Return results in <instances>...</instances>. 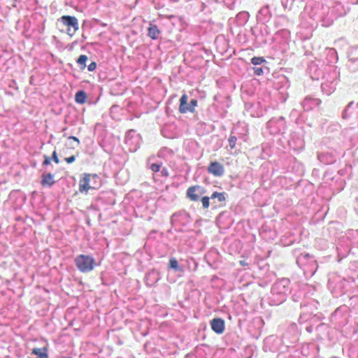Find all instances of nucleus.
<instances>
[{"instance_id":"1","label":"nucleus","mask_w":358,"mask_h":358,"mask_svg":"<svg viewBox=\"0 0 358 358\" xmlns=\"http://www.w3.org/2000/svg\"><path fill=\"white\" fill-rule=\"evenodd\" d=\"M252 273L251 277L256 278L257 282H249L248 280V290L250 292V295L248 296V306H250L254 312H259L263 309V299L262 297V291L263 290L264 285H266L265 282H260L261 279L264 277L266 272L268 271V268L259 267L258 266L253 265Z\"/></svg>"},{"instance_id":"2","label":"nucleus","mask_w":358,"mask_h":358,"mask_svg":"<svg viewBox=\"0 0 358 358\" xmlns=\"http://www.w3.org/2000/svg\"><path fill=\"white\" fill-rule=\"evenodd\" d=\"M355 279L352 277L343 278L331 273L328 280V288L336 297L353 292Z\"/></svg>"},{"instance_id":"3","label":"nucleus","mask_w":358,"mask_h":358,"mask_svg":"<svg viewBox=\"0 0 358 358\" xmlns=\"http://www.w3.org/2000/svg\"><path fill=\"white\" fill-rule=\"evenodd\" d=\"M291 292L290 281L288 278L278 280L271 287L267 298L270 306H278L285 302Z\"/></svg>"},{"instance_id":"4","label":"nucleus","mask_w":358,"mask_h":358,"mask_svg":"<svg viewBox=\"0 0 358 358\" xmlns=\"http://www.w3.org/2000/svg\"><path fill=\"white\" fill-rule=\"evenodd\" d=\"M251 66L250 69H248V72L250 76H263L264 74H268L270 72V69L267 66L268 62L263 57H254L250 60Z\"/></svg>"},{"instance_id":"5","label":"nucleus","mask_w":358,"mask_h":358,"mask_svg":"<svg viewBox=\"0 0 358 358\" xmlns=\"http://www.w3.org/2000/svg\"><path fill=\"white\" fill-rule=\"evenodd\" d=\"M74 262L77 268L82 273L92 271L96 265L94 257L86 255H78Z\"/></svg>"},{"instance_id":"6","label":"nucleus","mask_w":358,"mask_h":358,"mask_svg":"<svg viewBox=\"0 0 358 358\" xmlns=\"http://www.w3.org/2000/svg\"><path fill=\"white\" fill-rule=\"evenodd\" d=\"M96 174L84 173L83 176L79 180V191L81 193L87 194L90 189H96Z\"/></svg>"},{"instance_id":"7","label":"nucleus","mask_w":358,"mask_h":358,"mask_svg":"<svg viewBox=\"0 0 358 358\" xmlns=\"http://www.w3.org/2000/svg\"><path fill=\"white\" fill-rule=\"evenodd\" d=\"M267 128L272 134L284 133L286 129V122L283 117H273L267 122Z\"/></svg>"},{"instance_id":"8","label":"nucleus","mask_w":358,"mask_h":358,"mask_svg":"<svg viewBox=\"0 0 358 358\" xmlns=\"http://www.w3.org/2000/svg\"><path fill=\"white\" fill-rule=\"evenodd\" d=\"M300 306L303 310L300 313L299 317V323H305L309 320H316L319 319L317 314L314 313V306L313 304H304L301 303Z\"/></svg>"},{"instance_id":"9","label":"nucleus","mask_w":358,"mask_h":358,"mask_svg":"<svg viewBox=\"0 0 358 358\" xmlns=\"http://www.w3.org/2000/svg\"><path fill=\"white\" fill-rule=\"evenodd\" d=\"M60 21L66 27L67 34L70 36H73L78 30V19L74 16L63 15L60 18Z\"/></svg>"},{"instance_id":"10","label":"nucleus","mask_w":358,"mask_h":358,"mask_svg":"<svg viewBox=\"0 0 358 358\" xmlns=\"http://www.w3.org/2000/svg\"><path fill=\"white\" fill-rule=\"evenodd\" d=\"M338 157V152L335 150H328L317 154L318 160L324 164H332Z\"/></svg>"},{"instance_id":"11","label":"nucleus","mask_w":358,"mask_h":358,"mask_svg":"<svg viewBox=\"0 0 358 358\" xmlns=\"http://www.w3.org/2000/svg\"><path fill=\"white\" fill-rule=\"evenodd\" d=\"M187 95L184 94L180 99L179 111L180 113H186L188 111L193 113L194 111V108L197 106V100L192 99L189 106H187Z\"/></svg>"},{"instance_id":"12","label":"nucleus","mask_w":358,"mask_h":358,"mask_svg":"<svg viewBox=\"0 0 358 358\" xmlns=\"http://www.w3.org/2000/svg\"><path fill=\"white\" fill-rule=\"evenodd\" d=\"M224 171V165L217 161L211 162L208 167V172L216 177L222 176Z\"/></svg>"},{"instance_id":"13","label":"nucleus","mask_w":358,"mask_h":358,"mask_svg":"<svg viewBox=\"0 0 358 358\" xmlns=\"http://www.w3.org/2000/svg\"><path fill=\"white\" fill-rule=\"evenodd\" d=\"M212 330L217 334H221L225 329L224 321L221 318H214L210 322Z\"/></svg>"},{"instance_id":"14","label":"nucleus","mask_w":358,"mask_h":358,"mask_svg":"<svg viewBox=\"0 0 358 358\" xmlns=\"http://www.w3.org/2000/svg\"><path fill=\"white\" fill-rule=\"evenodd\" d=\"M321 100L317 98H312L307 96L304 99L301 105L304 110H312L314 107L319 106L321 103Z\"/></svg>"},{"instance_id":"15","label":"nucleus","mask_w":358,"mask_h":358,"mask_svg":"<svg viewBox=\"0 0 358 358\" xmlns=\"http://www.w3.org/2000/svg\"><path fill=\"white\" fill-rule=\"evenodd\" d=\"M199 190H202V189L199 185L189 187L187 190V197L192 201H198L200 199V194H202L201 192L199 194L196 193V192Z\"/></svg>"},{"instance_id":"16","label":"nucleus","mask_w":358,"mask_h":358,"mask_svg":"<svg viewBox=\"0 0 358 358\" xmlns=\"http://www.w3.org/2000/svg\"><path fill=\"white\" fill-rule=\"evenodd\" d=\"M290 84L289 81L287 78V77L282 76L278 78V80L274 82V86L278 90H282V93L283 92L284 90H287L289 88Z\"/></svg>"},{"instance_id":"17","label":"nucleus","mask_w":358,"mask_h":358,"mask_svg":"<svg viewBox=\"0 0 358 358\" xmlns=\"http://www.w3.org/2000/svg\"><path fill=\"white\" fill-rule=\"evenodd\" d=\"M336 82L335 80L329 82L326 81L322 83L321 85V89L323 93L327 95H330L332 94L336 90Z\"/></svg>"},{"instance_id":"18","label":"nucleus","mask_w":358,"mask_h":358,"mask_svg":"<svg viewBox=\"0 0 358 358\" xmlns=\"http://www.w3.org/2000/svg\"><path fill=\"white\" fill-rule=\"evenodd\" d=\"M310 262H314V259L308 253H301L296 257V262L299 267H303Z\"/></svg>"},{"instance_id":"19","label":"nucleus","mask_w":358,"mask_h":358,"mask_svg":"<svg viewBox=\"0 0 358 358\" xmlns=\"http://www.w3.org/2000/svg\"><path fill=\"white\" fill-rule=\"evenodd\" d=\"M55 182L53 174L48 173L42 175L41 184L43 187H51Z\"/></svg>"},{"instance_id":"20","label":"nucleus","mask_w":358,"mask_h":358,"mask_svg":"<svg viewBox=\"0 0 358 358\" xmlns=\"http://www.w3.org/2000/svg\"><path fill=\"white\" fill-rule=\"evenodd\" d=\"M160 34V31L157 26L154 24H150V27L148 28V36L153 39L156 40Z\"/></svg>"},{"instance_id":"21","label":"nucleus","mask_w":358,"mask_h":358,"mask_svg":"<svg viewBox=\"0 0 358 358\" xmlns=\"http://www.w3.org/2000/svg\"><path fill=\"white\" fill-rule=\"evenodd\" d=\"M354 101H350L344 108L342 112V118L344 120L349 119L353 113L354 111Z\"/></svg>"},{"instance_id":"22","label":"nucleus","mask_w":358,"mask_h":358,"mask_svg":"<svg viewBox=\"0 0 358 358\" xmlns=\"http://www.w3.org/2000/svg\"><path fill=\"white\" fill-rule=\"evenodd\" d=\"M48 349L47 347H43L42 348H34L31 350V354L36 355L37 357L39 358H48Z\"/></svg>"},{"instance_id":"23","label":"nucleus","mask_w":358,"mask_h":358,"mask_svg":"<svg viewBox=\"0 0 358 358\" xmlns=\"http://www.w3.org/2000/svg\"><path fill=\"white\" fill-rule=\"evenodd\" d=\"M257 17L262 21L268 20L271 17L269 7L268 6H266L262 8L261 10L259 11V15Z\"/></svg>"},{"instance_id":"24","label":"nucleus","mask_w":358,"mask_h":358,"mask_svg":"<svg viewBox=\"0 0 358 358\" xmlns=\"http://www.w3.org/2000/svg\"><path fill=\"white\" fill-rule=\"evenodd\" d=\"M75 101L76 103L80 104H84L87 101V94L83 91H78L75 95Z\"/></svg>"},{"instance_id":"25","label":"nucleus","mask_w":358,"mask_h":358,"mask_svg":"<svg viewBox=\"0 0 358 358\" xmlns=\"http://www.w3.org/2000/svg\"><path fill=\"white\" fill-rule=\"evenodd\" d=\"M347 67L352 72H356L358 71V59H349L347 64Z\"/></svg>"},{"instance_id":"26","label":"nucleus","mask_w":358,"mask_h":358,"mask_svg":"<svg viewBox=\"0 0 358 358\" xmlns=\"http://www.w3.org/2000/svg\"><path fill=\"white\" fill-rule=\"evenodd\" d=\"M87 59L88 57L85 55H80L77 59V63L80 65L82 69H84L86 67V62Z\"/></svg>"},{"instance_id":"27","label":"nucleus","mask_w":358,"mask_h":358,"mask_svg":"<svg viewBox=\"0 0 358 358\" xmlns=\"http://www.w3.org/2000/svg\"><path fill=\"white\" fill-rule=\"evenodd\" d=\"M211 199H217L219 201L222 202L225 201V196L224 192H215L211 195Z\"/></svg>"},{"instance_id":"28","label":"nucleus","mask_w":358,"mask_h":358,"mask_svg":"<svg viewBox=\"0 0 358 358\" xmlns=\"http://www.w3.org/2000/svg\"><path fill=\"white\" fill-rule=\"evenodd\" d=\"M252 323L256 329H259L263 327L264 321L260 317H256L253 318Z\"/></svg>"},{"instance_id":"29","label":"nucleus","mask_w":358,"mask_h":358,"mask_svg":"<svg viewBox=\"0 0 358 358\" xmlns=\"http://www.w3.org/2000/svg\"><path fill=\"white\" fill-rule=\"evenodd\" d=\"M169 267L177 270L178 268V263L176 258H171L169 260Z\"/></svg>"},{"instance_id":"30","label":"nucleus","mask_w":358,"mask_h":358,"mask_svg":"<svg viewBox=\"0 0 358 358\" xmlns=\"http://www.w3.org/2000/svg\"><path fill=\"white\" fill-rule=\"evenodd\" d=\"M209 199L210 198L208 196H203L201 198V203H202V206H203V208H208L210 206V202H209Z\"/></svg>"},{"instance_id":"31","label":"nucleus","mask_w":358,"mask_h":358,"mask_svg":"<svg viewBox=\"0 0 358 358\" xmlns=\"http://www.w3.org/2000/svg\"><path fill=\"white\" fill-rule=\"evenodd\" d=\"M236 141H237V138L236 136H231L229 138V146L231 149L234 148L235 145H236Z\"/></svg>"},{"instance_id":"32","label":"nucleus","mask_w":358,"mask_h":358,"mask_svg":"<svg viewBox=\"0 0 358 358\" xmlns=\"http://www.w3.org/2000/svg\"><path fill=\"white\" fill-rule=\"evenodd\" d=\"M160 168H161V164L154 163L150 165V169L154 173H157V172L159 171Z\"/></svg>"},{"instance_id":"33","label":"nucleus","mask_w":358,"mask_h":358,"mask_svg":"<svg viewBox=\"0 0 358 358\" xmlns=\"http://www.w3.org/2000/svg\"><path fill=\"white\" fill-rule=\"evenodd\" d=\"M334 20V18L324 19L323 20L324 25H325L326 27L330 26L333 23Z\"/></svg>"},{"instance_id":"34","label":"nucleus","mask_w":358,"mask_h":358,"mask_svg":"<svg viewBox=\"0 0 358 358\" xmlns=\"http://www.w3.org/2000/svg\"><path fill=\"white\" fill-rule=\"evenodd\" d=\"M52 159L56 163V164H59V159L58 158V156H57V152L56 150H55L53 152H52Z\"/></svg>"},{"instance_id":"35","label":"nucleus","mask_w":358,"mask_h":358,"mask_svg":"<svg viewBox=\"0 0 358 358\" xmlns=\"http://www.w3.org/2000/svg\"><path fill=\"white\" fill-rule=\"evenodd\" d=\"M50 161H51V159L48 156L45 155L44 161L43 162V165L48 166V165L50 164Z\"/></svg>"},{"instance_id":"36","label":"nucleus","mask_w":358,"mask_h":358,"mask_svg":"<svg viewBox=\"0 0 358 358\" xmlns=\"http://www.w3.org/2000/svg\"><path fill=\"white\" fill-rule=\"evenodd\" d=\"M96 63L93 62H92L89 66H88V71H93L96 69Z\"/></svg>"},{"instance_id":"37","label":"nucleus","mask_w":358,"mask_h":358,"mask_svg":"<svg viewBox=\"0 0 358 358\" xmlns=\"http://www.w3.org/2000/svg\"><path fill=\"white\" fill-rule=\"evenodd\" d=\"M76 160V157L74 155H72L71 157H66L65 158V161L68 163V164H71L73 163L74 161Z\"/></svg>"},{"instance_id":"38","label":"nucleus","mask_w":358,"mask_h":358,"mask_svg":"<svg viewBox=\"0 0 358 358\" xmlns=\"http://www.w3.org/2000/svg\"><path fill=\"white\" fill-rule=\"evenodd\" d=\"M68 139L69 140H73L74 141H76L77 143V146H78L80 145V141L79 139L76 137V136H69L68 137Z\"/></svg>"},{"instance_id":"39","label":"nucleus","mask_w":358,"mask_h":358,"mask_svg":"<svg viewBox=\"0 0 358 358\" xmlns=\"http://www.w3.org/2000/svg\"><path fill=\"white\" fill-rule=\"evenodd\" d=\"M254 348H255V347H254V346H252V345H248V351H251V352H252V355H251V356H250V357H248H248H247V358H250L251 357H252V355H253V352H254Z\"/></svg>"},{"instance_id":"40","label":"nucleus","mask_w":358,"mask_h":358,"mask_svg":"<svg viewBox=\"0 0 358 358\" xmlns=\"http://www.w3.org/2000/svg\"><path fill=\"white\" fill-rule=\"evenodd\" d=\"M291 331H295L296 330V325L295 324H292L290 325L289 328Z\"/></svg>"},{"instance_id":"41","label":"nucleus","mask_w":358,"mask_h":358,"mask_svg":"<svg viewBox=\"0 0 358 358\" xmlns=\"http://www.w3.org/2000/svg\"><path fill=\"white\" fill-rule=\"evenodd\" d=\"M306 330L308 333H311L313 331V326L312 325H309V326L306 327Z\"/></svg>"},{"instance_id":"42","label":"nucleus","mask_w":358,"mask_h":358,"mask_svg":"<svg viewBox=\"0 0 358 358\" xmlns=\"http://www.w3.org/2000/svg\"><path fill=\"white\" fill-rule=\"evenodd\" d=\"M299 297L298 296H296V295H294V296H292V299H293V301H296V302L299 301Z\"/></svg>"},{"instance_id":"43","label":"nucleus","mask_w":358,"mask_h":358,"mask_svg":"<svg viewBox=\"0 0 358 358\" xmlns=\"http://www.w3.org/2000/svg\"><path fill=\"white\" fill-rule=\"evenodd\" d=\"M250 31H251V34L255 37V40H257V36H255V30L252 28Z\"/></svg>"},{"instance_id":"44","label":"nucleus","mask_w":358,"mask_h":358,"mask_svg":"<svg viewBox=\"0 0 358 358\" xmlns=\"http://www.w3.org/2000/svg\"><path fill=\"white\" fill-rule=\"evenodd\" d=\"M338 313H339V310L338 309L336 310L334 313L333 314V316H336L338 314Z\"/></svg>"},{"instance_id":"45","label":"nucleus","mask_w":358,"mask_h":358,"mask_svg":"<svg viewBox=\"0 0 358 358\" xmlns=\"http://www.w3.org/2000/svg\"><path fill=\"white\" fill-rule=\"evenodd\" d=\"M334 72L335 75L337 74V73H338V71H337V67H334Z\"/></svg>"},{"instance_id":"46","label":"nucleus","mask_w":358,"mask_h":358,"mask_svg":"<svg viewBox=\"0 0 358 358\" xmlns=\"http://www.w3.org/2000/svg\"><path fill=\"white\" fill-rule=\"evenodd\" d=\"M240 263L242 264V265H244V262L243 261H241Z\"/></svg>"},{"instance_id":"47","label":"nucleus","mask_w":358,"mask_h":358,"mask_svg":"<svg viewBox=\"0 0 358 358\" xmlns=\"http://www.w3.org/2000/svg\"><path fill=\"white\" fill-rule=\"evenodd\" d=\"M247 238H248V239H250V236H249V235H248Z\"/></svg>"},{"instance_id":"48","label":"nucleus","mask_w":358,"mask_h":358,"mask_svg":"<svg viewBox=\"0 0 358 358\" xmlns=\"http://www.w3.org/2000/svg\"><path fill=\"white\" fill-rule=\"evenodd\" d=\"M357 279H358V275H357Z\"/></svg>"}]
</instances>
